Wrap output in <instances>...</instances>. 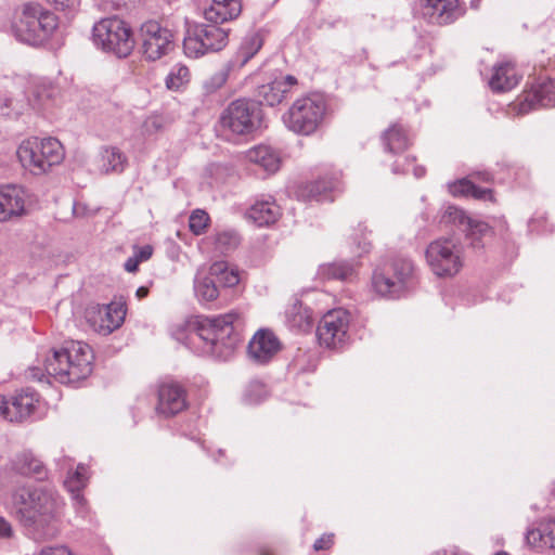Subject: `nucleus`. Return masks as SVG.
<instances>
[{"label":"nucleus","mask_w":555,"mask_h":555,"mask_svg":"<svg viewBox=\"0 0 555 555\" xmlns=\"http://www.w3.org/2000/svg\"><path fill=\"white\" fill-rule=\"evenodd\" d=\"M13 516L37 542L55 539L61 531L64 501L52 488L23 485L11 493Z\"/></svg>","instance_id":"nucleus-1"},{"label":"nucleus","mask_w":555,"mask_h":555,"mask_svg":"<svg viewBox=\"0 0 555 555\" xmlns=\"http://www.w3.org/2000/svg\"><path fill=\"white\" fill-rule=\"evenodd\" d=\"M93 352L89 345L72 341L68 347L54 350L44 362L46 372L62 384H73L90 376Z\"/></svg>","instance_id":"nucleus-2"},{"label":"nucleus","mask_w":555,"mask_h":555,"mask_svg":"<svg viewBox=\"0 0 555 555\" xmlns=\"http://www.w3.org/2000/svg\"><path fill=\"white\" fill-rule=\"evenodd\" d=\"M57 25L59 18L54 13L39 2L29 1L15 10L12 30L18 40L39 46L51 37Z\"/></svg>","instance_id":"nucleus-3"},{"label":"nucleus","mask_w":555,"mask_h":555,"mask_svg":"<svg viewBox=\"0 0 555 555\" xmlns=\"http://www.w3.org/2000/svg\"><path fill=\"white\" fill-rule=\"evenodd\" d=\"M236 313L230 312L216 318H205L194 323L196 334L207 346V352L218 359L230 358L241 341L240 334L235 331L234 321Z\"/></svg>","instance_id":"nucleus-4"},{"label":"nucleus","mask_w":555,"mask_h":555,"mask_svg":"<svg viewBox=\"0 0 555 555\" xmlns=\"http://www.w3.org/2000/svg\"><path fill=\"white\" fill-rule=\"evenodd\" d=\"M17 156L24 167L35 175H41L64 159V149L55 138L25 140L17 149Z\"/></svg>","instance_id":"nucleus-5"},{"label":"nucleus","mask_w":555,"mask_h":555,"mask_svg":"<svg viewBox=\"0 0 555 555\" xmlns=\"http://www.w3.org/2000/svg\"><path fill=\"white\" fill-rule=\"evenodd\" d=\"M92 39L96 47L120 59L129 56L135 46L131 27L118 17L98 22L92 29Z\"/></svg>","instance_id":"nucleus-6"},{"label":"nucleus","mask_w":555,"mask_h":555,"mask_svg":"<svg viewBox=\"0 0 555 555\" xmlns=\"http://www.w3.org/2000/svg\"><path fill=\"white\" fill-rule=\"evenodd\" d=\"M261 121L260 103L247 98L230 102L219 117L221 129L236 135L253 134L260 128Z\"/></svg>","instance_id":"nucleus-7"},{"label":"nucleus","mask_w":555,"mask_h":555,"mask_svg":"<svg viewBox=\"0 0 555 555\" xmlns=\"http://www.w3.org/2000/svg\"><path fill=\"white\" fill-rule=\"evenodd\" d=\"M220 23L196 25L183 40V49L188 56L199 57L208 52L222 50L229 41V31L219 26Z\"/></svg>","instance_id":"nucleus-8"},{"label":"nucleus","mask_w":555,"mask_h":555,"mask_svg":"<svg viewBox=\"0 0 555 555\" xmlns=\"http://www.w3.org/2000/svg\"><path fill=\"white\" fill-rule=\"evenodd\" d=\"M426 261L439 278H453L463 267L462 250L447 237L431 242L425 250Z\"/></svg>","instance_id":"nucleus-9"},{"label":"nucleus","mask_w":555,"mask_h":555,"mask_svg":"<svg viewBox=\"0 0 555 555\" xmlns=\"http://www.w3.org/2000/svg\"><path fill=\"white\" fill-rule=\"evenodd\" d=\"M324 113L325 102L322 98H301L289 108L286 124L294 132L307 135L317 130Z\"/></svg>","instance_id":"nucleus-10"},{"label":"nucleus","mask_w":555,"mask_h":555,"mask_svg":"<svg viewBox=\"0 0 555 555\" xmlns=\"http://www.w3.org/2000/svg\"><path fill=\"white\" fill-rule=\"evenodd\" d=\"M139 34L141 52L146 61H157L173 49V34L156 21L143 23Z\"/></svg>","instance_id":"nucleus-11"},{"label":"nucleus","mask_w":555,"mask_h":555,"mask_svg":"<svg viewBox=\"0 0 555 555\" xmlns=\"http://www.w3.org/2000/svg\"><path fill=\"white\" fill-rule=\"evenodd\" d=\"M349 313L344 309H335L325 313L317 327V336L321 346L330 349L340 347L347 339Z\"/></svg>","instance_id":"nucleus-12"},{"label":"nucleus","mask_w":555,"mask_h":555,"mask_svg":"<svg viewBox=\"0 0 555 555\" xmlns=\"http://www.w3.org/2000/svg\"><path fill=\"white\" fill-rule=\"evenodd\" d=\"M551 106H555L554 82L548 77H539L522 92L518 112L528 114L532 109Z\"/></svg>","instance_id":"nucleus-13"},{"label":"nucleus","mask_w":555,"mask_h":555,"mask_svg":"<svg viewBox=\"0 0 555 555\" xmlns=\"http://www.w3.org/2000/svg\"><path fill=\"white\" fill-rule=\"evenodd\" d=\"M185 388L175 382L163 383L158 386L155 411L165 418L173 417L188 408Z\"/></svg>","instance_id":"nucleus-14"},{"label":"nucleus","mask_w":555,"mask_h":555,"mask_svg":"<svg viewBox=\"0 0 555 555\" xmlns=\"http://www.w3.org/2000/svg\"><path fill=\"white\" fill-rule=\"evenodd\" d=\"M35 391L22 390L10 398L0 396V415L9 422L21 423L28 418L36 410Z\"/></svg>","instance_id":"nucleus-15"},{"label":"nucleus","mask_w":555,"mask_h":555,"mask_svg":"<svg viewBox=\"0 0 555 555\" xmlns=\"http://www.w3.org/2000/svg\"><path fill=\"white\" fill-rule=\"evenodd\" d=\"M423 14L431 24L448 25L465 13L459 0H423Z\"/></svg>","instance_id":"nucleus-16"},{"label":"nucleus","mask_w":555,"mask_h":555,"mask_svg":"<svg viewBox=\"0 0 555 555\" xmlns=\"http://www.w3.org/2000/svg\"><path fill=\"white\" fill-rule=\"evenodd\" d=\"M281 349V343L270 330L258 331L248 344V354L258 363L269 362Z\"/></svg>","instance_id":"nucleus-17"},{"label":"nucleus","mask_w":555,"mask_h":555,"mask_svg":"<svg viewBox=\"0 0 555 555\" xmlns=\"http://www.w3.org/2000/svg\"><path fill=\"white\" fill-rule=\"evenodd\" d=\"M11 469L27 478L43 481L48 478L46 465L31 451H23L11 461Z\"/></svg>","instance_id":"nucleus-18"},{"label":"nucleus","mask_w":555,"mask_h":555,"mask_svg":"<svg viewBox=\"0 0 555 555\" xmlns=\"http://www.w3.org/2000/svg\"><path fill=\"white\" fill-rule=\"evenodd\" d=\"M318 276L323 281L353 282L358 276V263L345 259L322 263Z\"/></svg>","instance_id":"nucleus-19"},{"label":"nucleus","mask_w":555,"mask_h":555,"mask_svg":"<svg viewBox=\"0 0 555 555\" xmlns=\"http://www.w3.org/2000/svg\"><path fill=\"white\" fill-rule=\"evenodd\" d=\"M21 193L14 185L0 189V222L24 214V198Z\"/></svg>","instance_id":"nucleus-20"},{"label":"nucleus","mask_w":555,"mask_h":555,"mask_svg":"<svg viewBox=\"0 0 555 555\" xmlns=\"http://www.w3.org/2000/svg\"><path fill=\"white\" fill-rule=\"evenodd\" d=\"M241 12L240 0H211L210 7L204 11V16L209 23H224L236 18Z\"/></svg>","instance_id":"nucleus-21"},{"label":"nucleus","mask_w":555,"mask_h":555,"mask_svg":"<svg viewBox=\"0 0 555 555\" xmlns=\"http://www.w3.org/2000/svg\"><path fill=\"white\" fill-rule=\"evenodd\" d=\"M385 149L392 154L403 153L410 145L408 130L401 124H393L382 134Z\"/></svg>","instance_id":"nucleus-22"},{"label":"nucleus","mask_w":555,"mask_h":555,"mask_svg":"<svg viewBox=\"0 0 555 555\" xmlns=\"http://www.w3.org/2000/svg\"><path fill=\"white\" fill-rule=\"evenodd\" d=\"M372 283L374 289L382 296L397 298L404 292L403 284L397 281L385 267L374 272Z\"/></svg>","instance_id":"nucleus-23"},{"label":"nucleus","mask_w":555,"mask_h":555,"mask_svg":"<svg viewBox=\"0 0 555 555\" xmlns=\"http://www.w3.org/2000/svg\"><path fill=\"white\" fill-rule=\"evenodd\" d=\"M125 302L112 301L111 304L99 306L98 313L101 319L100 327L106 330L108 333L118 328L125 319L126 308Z\"/></svg>","instance_id":"nucleus-24"},{"label":"nucleus","mask_w":555,"mask_h":555,"mask_svg":"<svg viewBox=\"0 0 555 555\" xmlns=\"http://www.w3.org/2000/svg\"><path fill=\"white\" fill-rule=\"evenodd\" d=\"M340 181L337 178H321L298 188V196L305 201L319 199L326 192L339 189Z\"/></svg>","instance_id":"nucleus-25"},{"label":"nucleus","mask_w":555,"mask_h":555,"mask_svg":"<svg viewBox=\"0 0 555 555\" xmlns=\"http://www.w3.org/2000/svg\"><path fill=\"white\" fill-rule=\"evenodd\" d=\"M246 216L258 227L269 225L280 217V207L268 201L257 202L247 210Z\"/></svg>","instance_id":"nucleus-26"},{"label":"nucleus","mask_w":555,"mask_h":555,"mask_svg":"<svg viewBox=\"0 0 555 555\" xmlns=\"http://www.w3.org/2000/svg\"><path fill=\"white\" fill-rule=\"evenodd\" d=\"M263 44V37L260 33L248 34L242 41L236 51L235 59L230 63L233 67H243L250 59H253Z\"/></svg>","instance_id":"nucleus-27"},{"label":"nucleus","mask_w":555,"mask_h":555,"mask_svg":"<svg viewBox=\"0 0 555 555\" xmlns=\"http://www.w3.org/2000/svg\"><path fill=\"white\" fill-rule=\"evenodd\" d=\"M518 81L514 66L509 63H505L495 67L489 80V86L495 92H504L514 88Z\"/></svg>","instance_id":"nucleus-28"},{"label":"nucleus","mask_w":555,"mask_h":555,"mask_svg":"<svg viewBox=\"0 0 555 555\" xmlns=\"http://www.w3.org/2000/svg\"><path fill=\"white\" fill-rule=\"evenodd\" d=\"M450 192L454 196H470L479 201L494 202L493 190L477 186L469 179L463 178L450 185Z\"/></svg>","instance_id":"nucleus-29"},{"label":"nucleus","mask_w":555,"mask_h":555,"mask_svg":"<svg viewBox=\"0 0 555 555\" xmlns=\"http://www.w3.org/2000/svg\"><path fill=\"white\" fill-rule=\"evenodd\" d=\"M102 170L104 173H121L128 165V158L117 146H103L101 150Z\"/></svg>","instance_id":"nucleus-30"},{"label":"nucleus","mask_w":555,"mask_h":555,"mask_svg":"<svg viewBox=\"0 0 555 555\" xmlns=\"http://www.w3.org/2000/svg\"><path fill=\"white\" fill-rule=\"evenodd\" d=\"M286 319L292 327L302 332L309 331L313 324L311 309L298 299L286 310Z\"/></svg>","instance_id":"nucleus-31"},{"label":"nucleus","mask_w":555,"mask_h":555,"mask_svg":"<svg viewBox=\"0 0 555 555\" xmlns=\"http://www.w3.org/2000/svg\"><path fill=\"white\" fill-rule=\"evenodd\" d=\"M247 157L270 172H275L280 168V158L276 154L266 145H259L248 151Z\"/></svg>","instance_id":"nucleus-32"},{"label":"nucleus","mask_w":555,"mask_h":555,"mask_svg":"<svg viewBox=\"0 0 555 555\" xmlns=\"http://www.w3.org/2000/svg\"><path fill=\"white\" fill-rule=\"evenodd\" d=\"M384 267L397 281L403 284V291H405L413 278L414 267L412 261L405 258H395Z\"/></svg>","instance_id":"nucleus-33"},{"label":"nucleus","mask_w":555,"mask_h":555,"mask_svg":"<svg viewBox=\"0 0 555 555\" xmlns=\"http://www.w3.org/2000/svg\"><path fill=\"white\" fill-rule=\"evenodd\" d=\"M284 82H276L275 80L262 85L257 90V95L260 99L258 103L269 106L279 105L285 99L286 94L283 91Z\"/></svg>","instance_id":"nucleus-34"},{"label":"nucleus","mask_w":555,"mask_h":555,"mask_svg":"<svg viewBox=\"0 0 555 555\" xmlns=\"http://www.w3.org/2000/svg\"><path fill=\"white\" fill-rule=\"evenodd\" d=\"M209 274L216 276L217 281L224 287H233L238 284L240 276L234 270H229L225 261H216L209 268Z\"/></svg>","instance_id":"nucleus-35"},{"label":"nucleus","mask_w":555,"mask_h":555,"mask_svg":"<svg viewBox=\"0 0 555 555\" xmlns=\"http://www.w3.org/2000/svg\"><path fill=\"white\" fill-rule=\"evenodd\" d=\"M466 237L470 240V244L475 248L482 247V237L492 233L491 228L488 223L482 221L473 220L467 229H462Z\"/></svg>","instance_id":"nucleus-36"},{"label":"nucleus","mask_w":555,"mask_h":555,"mask_svg":"<svg viewBox=\"0 0 555 555\" xmlns=\"http://www.w3.org/2000/svg\"><path fill=\"white\" fill-rule=\"evenodd\" d=\"M195 293L197 297L205 301H212L218 298L219 291L216 281L209 274L195 281Z\"/></svg>","instance_id":"nucleus-37"},{"label":"nucleus","mask_w":555,"mask_h":555,"mask_svg":"<svg viewBox=\"0 0 555 555\" xmlns=\"http://www.w3.org/2000/svg\"><path fill=\"white\" fill-rule=\"evenodd\" d=\"M240 244L238 235L233 231H222L214 236L215 249L222 255L234 250Z\"/></svg>","instance_id":"nucleus-38"},{"label":"nucleus","mask_w":555,"mask_h":555,"mask_svg":"<svg viewBox=\"0 0 555 555\" xmlns=\"http://www.w3.org/2000/svg\"><path fill=\"white\" fill-rule=\"evenodd\" d=\"M232 67L231 64H228L224 68L210 76L203 85L205 93L211 94L221 89L227 83Z\"/></svg>","instance_id":"nucleus-39"},{"label":"nucleus","mask_w":555,"mask_h":555,"mask_svg":"<svg viewBox=\"0 0 555 555\" xmlns=\"http://www.w3.org/2000/svg\"><path fill=\"white\" fill-rule=\"evenodd\" d=\"M190 78V70L184 65L175 67L166 78V86L170 90H178L181 86L186 83Z\"/></svg>","instance_id":"nucleus-40"},{"label":"nucleus","mask_w":555,"mask_h":555,"mask_svg":"<svg viewBox=\"0 0 555 555\" xmlns=\"http://www.w3.org/2000/svg\"><path fill=\"white\" fill-rule=\"evenodd\" d=\"M209 215L205 210L196 209L189 219V228L195 235L204 234L209 225Z\"/></svg>","instance_id":"nucleus-41"},{"label":"nucleus","mask_w":555,"mask_h":555,"mask_svg":"<svg viewBox=\"0 0 555 555\" xmlns=\"http://www.w3.org/2000/svg\"><path fill=\"white\" fill-rule=\"evenodd\" d=\"M65 486L72 492L82 489L86 486V468L78 465L76 472L65 480Z\"/></svg>","instance_id":"nucleus-42"},{"label":"nucleus","mask_w":555,"mask_h":555,"mask_svg":"<svg viewBox=\"0 0 555 555\" xmlns=\"http://www.w3.org/2000/svg\"><path fill=\"white\" fill-rule=\"evenodd\" d=\"M447 216L450 221L461 225L463 229H467L473 221L472 218L466 216L464 210L456 207H449L447 210Z\"/></svg>","instance_id":"nucleus-43"},{"label":"nucleus","mask_w":555,"mask_h":555,"mask_svg":"<svg viewBox=\"0 0 555 555\" xmlns=\"http://www.w3.org/2000/svg\"><path fill=\"white\" fill-rule=\"evenodd\" d=\"M544 533L542 532V522L535 529H531L526 534L527 543L533 547H545Z\"/></svg>","instance_id":"nucleus-44"},{"label":"nucleus","mask_w":555,"mask_h":555,"mask_svg":"<svg viewBox=\"0 0 555 555\" xmlns=\"http://www.w3.org/2000/svg\"><path fill=\"white\" fill-rule=\"evenodd\" d=\"M542 532H545V547L555 551V520L543 521Z\"/></svg>","instance_id":"nucleus-45"},{"label":"nucleus","mask_w":555,"mask_h":555,"mask_svg":"<svg viewBox=\"0 0 555 555\" xmlns=\"http://www.w3.org/2000/svg\"><path fill=\"white\" fill-rule=\"evenodd\" d=\"M335 535L334 533H325L322 537H320L315 542L313 543V550L315 552L320 551H328L334 545Z\"/></svg>","instance_id":"nucleus-46"},{"label":"nucleus","mask_w":555,"mask_h":555,"mask_svg":"<svg viewBox=\"0 0 555 555\" xmlns=\"http://www.w3.org/2000/svg\"><path fill=\"white\" fill-rule=\"evenodd\" d=\"M144 128L149 134H153L163 130V124L158 117H151L145 120Z\"/></svg>","instance_id":"nucleus-47"},{"label":"nucleus","mask_w":555,"mask_h":555,"mask_svg":"<svg viewBox=\"0 0 555 555\" xmlns=\"http://www.w3.org/2000/svg\"><path fill=\"white\" fill-rule=\"evenodd\" d=\"M57 11H65L74 8L76 0H44Z\"/></svg>","instance_id":"nucleus-48"},{"label":"nucleus","mask_w":555,"mask_h":555,"mask_svg":"<svg viewBox=\"0 0 555 555\" xmlns=\"http://www.w3.org/2000/svg\"><path fill=\"white\" fill-rule=\"evenodd\" d=\"M0 537L5 539L13 537L12 525L2 516H0Z\"/></svg>","instance_id":"nucleus-49"},{"label":"nucleus","mask_w":555,"mask_h":555,"mask_svg":"<svg viewBox=\"0 0 555 555\" xmlns=\"http://www.w3.org/2000/svg\"><path fill=\"white\" fill-rule=\"evenodd\" d=\"M153 254V247L151 245H145L143 247L138 248V251L134 256L139 259L140 262L145 261L151 258Z\"/></svg>","instance_id":"nucleus-50"},{"label":"nucleus","mask_w":555,"mask_h":555,"mask_svg":"<svg viewBox=\"0 0 555 555\" xmlns=\"http://www.w3.org/2000/svg\"><path fill=\"white\" fill-rule=\"evenodd\" d=\"M40 555H70V552L67 547H49L41 551Z\"/></svg>","instance_id":"nucleus-51"},{"label":"nucleus","mask_w":555,"mask_h":555,"mask_svg":"<svg viewBox=\"0 0 555 555\" xmlns=\"http://www.w3.org/2000/svg\"><path fill=\"white\" fill-rule=\"evenodd\" d=\"M276 82H284L283 83V91L285 94L289 91L291 87L295 86L297 83V79L292 76L287 75L284 79H275Z\"/></svg>","instance_id":"nucleus-52"},{"label":"nucleus","mask_w":555,"mask_h":555,"mask_svg":"<svg viewBox=\"0 0 555 555\" xmlns=\"http://www.w3.org/2000/svg\"><path fill=\"white\" fill-rule=\"evenodd\" d=\"M139 263L140 261L135 256L130 257L125 262V269L128 272H135L138 270Z\"/></svg>","instance_id":"nucleus-53"},{"label":"nucleus","mask_w":555,"mask_h":555,"mask_svg":"<svg viewBox=\"0 0 555 555\" xmlns=\"http://www.w3.org/2000/svg\"><path fill=\"white\" fill-rule=\"evenodd\" d=\"M147 295H149V288H147V287H145V286H141V287H139V288H138V291H137V297H138L139 299H143V298H145Z\"/></svg>","instance_id":"nucleus-54"},{"label":"nucleus","mask_w":555,"mask_h":555,"mask_svg":"<svg viewBox=\"0 0 555 555\" xmlns=\"http://www.w3.org/2000/svg\"><path fill=\"white\" fill-rule=\"evenodd\" d=\"M258 555H274V552L268 546H261L258 548Z\"/></svg>","instance_id":"nucleus-55"},{"label":"nucleus","mask_w":555,"mask_h":555,"mask_svg":"<svg viewBox=\"0 0 555 555\" xmlns=\"http://www.w3.org/2000/svg\"><path fill=\"white\" fill-rule=\"evenodd\" d=\"M481 179H482V181H485V182H490V181H491V177H490V175H489V173H482V175H481Z\"/></svg>","instance_id":"nucleus-56"},{"label":"nucleus","mask_w":555,"mask_h":555,"mask_svg":"<svg viewBox=\"0 0 555 555\" xmlns=\"http://www.w3.org/2000/svg\"><path fill=\"white\" fill-rule=\"evenodd\" d=\"M495 555H509V554L505 551H500Z\"/></svg>","instance_id":"nucleus-57"},{"label":"nucleus","mask_w":555,"mask_h":555,"mask_svg":"<svg viewBox=\"0 0 555 555\" xmlns=\"http://www.w3.org/2000/svg\"><path fill=\"white\" fill-rule=\"evenodd\" d=\"M317 3H319L321 0H314Z\"/></svg>","instance_id":"nucleus-58"}]
</instances>
